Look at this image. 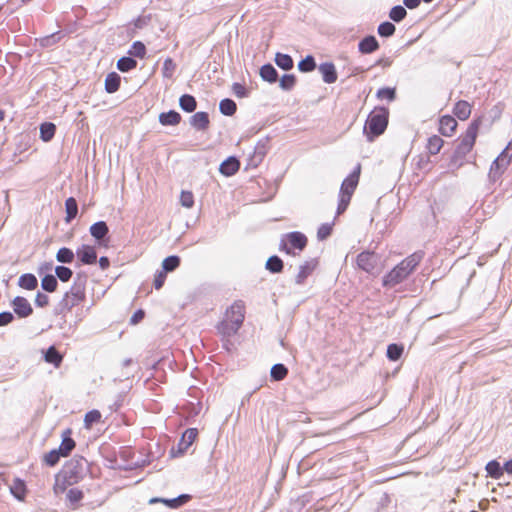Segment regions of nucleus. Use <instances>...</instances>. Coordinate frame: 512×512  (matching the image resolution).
<instances>
[{
	"label": "nucleus",
	"instance_id": "nucleus-10",
	"mask_svg": "<svg viewBox=\"0 0 512 512\" xmlns=\"http://www.w3.org/2000/svg\"><path fill=\"white\" fill-rule=\"evenodd\" d=\"M458 123L451 115H443L438 121V132L445 137H452L457 131Z\"/></svg>",
	"mask_w": 512,
	"mask_h": 512
},
{
	"label": "nucleus",
	"instance_id": "nucleus-39",
	"mask_svg": "<svg viewBox=\"0 0 512 512\" xmlns=\"http://www.w3.org/2000/svg\"><path fill=\"white\" fill-rule=\"evenodd\" d=\"M403 351H404L403 345H398L395 343L390 344L387 347V357L391 361H397L402 356Z\"/></svg>",
	"mask_w": 512,
	"mask_h": 512
},
{
	"label": "nucleus",
	"instance_id": "nucleus-51",
	"mask_svg": "<svg viewBox=\"0 0 512 512\" xmlns=\"http://www.w3.org/2000/svg\"><path fill=\"white\" fill-rule=\"evenodd\" d=\"M396 97V92L394 88H381L377 91V98L380 100H387L389 102L393 101Z\"/></svg>",
	"mask_w": 512,
	"mask_h": 512
},
{
	"label": "nucleus",
	"instance_id": "nucleus-21",
	"mask_svg": "<svg viewBox=\"0 0 512 512\" xmlns=\"http://www.w3.org/2000/svg\"><path fill=\"white\" fill-rule=\"evenodd\" d=\"M11 494L20 501H23L27 494V487L23 480L15 478L10 486Z\"/></svg>",
	"mask_w": 512,
	"mask_h": 512
},
{
	"label": "nucleus",
	"instance_id": "nucleus-11",
	"mask_svg": "<svg viewBox=\"0 0 512 512\" xmlns=\"http://www.w3.org/2000/svg\"><path fill=\"white\" fill-rule=\"evenodd\" d=\"M109 228L104 221H99L91 225L90 234L98 242L99 246L107 247V239Z\"/></svg>",
	"mask_w": 512,
	"mask_h": 512
},
{
	"label": "nucleus",
	"instance_id": "nucleus-56",
	"mask_svg": "<svg viewBox=\"0 0 512 512\" xmlns=\"http://www.w3.org/2000/svg\"><path fill=\"white\" fill-rule=\"evenodd\" d=\"M232 91L238 98H244L247 96V90L245 86L240 83H234L232 85Z\"/></svg>",
	"mask_w": 512,
	"mask_h": 512
},
{
	"label": "nucleus",
	"instance_id": "nucleus-23",
	"mask_svg": "<svg viewBox=\"0 0 512 512\" xmlns=\"http://www.w3.org/2000/svg\"><path fill=\"white\" fill-rule=\"evenodd\" d=\"M209 124V116L206 112H197L191 117V125L197 130H206Z\"/></svg>",
	"mask_w": 512,
	"mask_h": 512
},
{
	"label": "nucleus",
	"instance_id": "nucleus-15",
	"mask_svg": "<svg viewBox=\"0 0 512 512\" xmlns=\"http://www.w3.org/2000/svg\"><path fill=\"white\" fill-rule=\"evenodd\" d=\"M72 435V430L71 429H66L65 431H63L61 437H62V441H61V444L58 448L60 454H62V457H68L70 455V453L72 452V450H74L75 446H76V443L74 441V439L71 437Z\"/></svg>",
	"mask_w": 512,
	"mask_h": 512
},
{
	"label": "nucleus",
	"instance_id": "nucleus-22",
	"mask_svg": "<svg viewBox=\"0 0 512 512\" xmlns=\"http://www.w3.org/2000/svg\"><path fill=\"white\" fill-rule=\"evenodd\" d=\"M44 360L55 368H59L63 361V355L54 346H50L44 353Z\"/></svg>",
	"mask_w": 512,
	"mask_h": 512
},
{
	"label": "nucleus",
	"instance_id": "nucleus-34",
	"mask_svg": "<svg viewBox=\"0 0 512 512\" xmlns=\"http://www.w3.org/2000/svg\"><path fill=\"white\" fill-rule=\"evenodd\" d=\"M219 109L222 114L232 116L237 110V105L233 100L226 98L220 101Z\"/></svg>",
	"mask_w": 512,
	"mask_h": 512
},
{
	"label": "nucleus",
	"instance_id": "nucleus-36",
	"mask_svg": "<svg viewBox=\"0 0 512 512\" xmlns=\"http://www.w3.org/2000/svg\"><path fill=\"white\" fill-rule=\"evenodd\" d=\"M66 497L72 505V508L75 509L78 503L83 499L84 494L83 491L78 488H71L67 491Z\"/></svg>",
	"mask_w": 512,
	"mask_h": 512
},
{
	"label": "nucleus",
	"instance_id": "nucleus-17",
	"mask_svg": "<svg viewBox=\"0 0 512 512\" xmlns=\"http://www.w3.org/2000/svg\"><path fill=\"white\" fill-rule=\"evenodd\" d=\"M472 113V105L465 101L459 100L453 107V114L461 121L467 120Z\"/></svg>",
	"mask_w": 512,
	"mask_h": 512
},
{
	"label": "nucleus",
	"instance_id": "nucleus-12",
	"mask_svg": "<svg viewBox=\"0 0 512 512\" xmlns=\"http://www.w3.org/2000/svg\"><path fill=\"white\" fill-rule=\"evenodd\" d=\"M85 300V290L80 286H73L64 296L65 305L74 307Z\"/></svg>",
	"mask_w": 512,
	"mask_h": 512
},
{
	"label": "nucleus",
	"instance_id": "nucleus-49",
	"mask_svg": "<svg viewBox=\"0 0 512 512\" xmlns=\"http://www.w3.org/2000/svg\"><path fill=\"white\" fill-rule=\"evenodd\" d=\"M296 84V77L293 74H285L281 77L279 85L283 90H291Z\"/></svg>",
	"mask_w": 512,
	"mask_h": 512
},
{
	"label": "nucleus",
	"instance_id": "nucleus-47",
	"mask_svg": "<svg viewBox=\"0 0 512 512\" xmlns=\"http://www.w3.org/2000/svg\"><path fill=\"white\" fill-rule=\"evenodd\" d=\"M316 68L315 60L312 56H307L303 60H301L298 64V69L301 72H311Z\"/></svg>",
	"mask_w": 512,
	"mask_h": 512
},
{
	"label": "nucleus",
	"instance_id": "nucleus-42",
	"mask_svg": "<svg viewBox=\"0 0 512 512\" xmlns=\"http://www.w3.org/2000/svg\"><path fill=\"white\" fill-rule=\"evenodd\" d=\"M288 374V369L283 364H275L271 368V377L275 381L283 380Z\"/></svg>",
	"mask_w": 512,
	"mask_h": 512
},
{
	"label": "nucleus",
	"instance_id": "nucleus-9",
	"mask_svg": "<svg viewBox=\"0 0 512 512\" xmlns=\"http://www.w3.org/2000/svg\"><path fill=\"white\" fill-rule=\"evenodd\" d=\"M378 262L379 256L373 251H363L356 258L357 267L367 273H373Z\"/></svg>",
	"mask_w": 512,
	"mask_h": 512
},
{
	"label": "nucleus",
	"instance_id": "nucleus-37",
	"mask_svg": "<svg viewBox=\"0 0 512 512\" xmlns=\"http://www.w3.org/2000/svg\"><path fill=\"white\" fill-rule=\"evenodd\" d=\"M41 286L45 291L52 293L57 290L58 282L55 276L48 274L42 278Z\"/></svg>",
	"mask_w": 512,
	"mask_h": 512
},
{
	"label": "nucleus",
	"instance_id": "nucleus-64",
	"mask_svg": "<svg viewBox=\"0 0 512 512\" xmlns=\"http://www.w3.org/2000/svg\"><path fill=\"white\" fill-rule=\"evenodd\" d=\"M137 63L134 59L130 58V70L136 67Z\"/></svg>",
	"mask_w": 512,
	"mask_h": 512
},
{
	"label": "nucleus",
	"instance_id": "nucleus-35",
	"mask_svg": "<svg viewBox=\"0 0 512 512\" xmlns=\"http://www.w3.org/2000/svg\"><path fill=\"white\" fill-rule=\"evenodd\" d=\"M189 498L190 497L188 495H181V496L171 499V500L154 498V499H151L150 502L151 503L163 502L171 508H177L180 505L184 504L186 501H188Z\"/></svg>",
	"mask_w": 512,
	"mask_h": 512
},
{
	"label": "nucleus",
	"instance_id": "nucleus-59",
	"mask_svg": "<svg viewBox=\"0 0 512 512\" xmlns=\"http://www.w3.org/2000/svg\"><path fill=\"white\" fill-rule=\"evenodd\" d=\"M144 317H145V312H144V310L139 309V310H137V311L133 314V316H132V317H131V319H130V322H131L132 324H138L139 322H141V321L144 319Z\"/></svg>",
	"mask_w": 512,
	"mask_h": 512
},
{
	"label": "nucleus",
	"instance_id": "nucleus-3",
	"mask_svg": "<svg viewBox=\"0 0 512 512\" xmlns=\"http://www.w3.org/2000/svg\"><path fill=\"white\" fill-rule=\"evenodd\" d=\"M423 258V251H416L410 254L384 275L382 285L384 287L392 288L400 284L415 271Z\"/></svg>",
	"mask_w": 512,
	"mask_h": 512
},
{
	"label": "nucleus",
	"instance_id": "nucleus-2",
	"mask_svg": "<svg viewBox=\"0 0 512 512\" xmlns=\"http://www.w3.org/2000/svg\"><path fill=\"white\" fill-rule=\"evenodd\" d=\"M83 462V457H74L65 463L63 468L55 475L53 485L55 495L63 494L70 486L81 481Z\"/></svg>",
	"mask_w": 512,
	"mask_h": 512
},
{
	"label": "nucleus",
	"instance_id": "nucleus-41",
	"mask_svg": "<svg viewBox=\"0 0 512 512\" xmlns=\"http://www.w3.org/2000/svg\"><path fill=\"white\" fill-rule=\"evenodd\" d=\"M486 471L489 476L499 479L503 475V469L501 468L499 462L496 460H492L487 463Z\"/></svg>",
	"mask_w": 512,
	"mask_h": 512
},
{
	"label": "nucleus",
	"instance_id": "nucleus-4",
	"mask_svg": "<svg viewBox=\"0 0 512 512\" xmlns=\"http://www.w3.org/2000/svg\"><path fill=\"white\" fill-rule=\"evenodd\" d=\"M245 318V304L237 300L226 309L223 319L217 325V332L223 340L235 335L243 324Z\"/></svg>",
	"mask_w": 512,
	"mask_h": 512
},
{
	"label": "nucleus",
	"instance_id": "nucleus-20",
	"mask_svg": "<svg viewBox=\"0 0 512 512\" xmlns=\"http://www.w3.org/2000/svg\"><path fill=\"white\" fill-rule=\"evenodd\" d=\"M319 71L325 83L332 84L337 80V72L333 63H322L319 66Z\"/></svg>",
	"mask_w": 512,
	"mask_h": 512
},
{
	"label": "nucleus",
	"instance_id": "nucleus-27",
	"mask_svg": "<svg viewBox=\"0 0 512 512\" xmlns=\"http://www.w3.org/2000/svg\"><path fill=\"white\" fill-rule=\"evenodd\" d=\"M159 121L162 125H177L181 121V116L178 112L171 110L169 112L161 113Z\"/></svg>",
	"mask_w": 512,
	"mask_h": 512
},
{
	"label": "nucleus",
	"instance_id": "nucleus-52",
	"mask_svg": "<svg viewBox=\"0 0 512 512\" xmlns=\"http://www.w3.org/2000/svg\"><path fill=\"white\" fill-rule=\"evenodd\" d=\"M333 231V223L322 224L317 231V238L321 241L327 239Z\"/></svg>",
	"mask_w": 512,
	"mask_h": 512
},
{
	"label": "nucleus",
	"instance_id": "nucleus-7",
	"mask_svg": "<svg viewBox=\"0 0 512 512\" xmlns=\"http://www.w3.org/2000/svg\"><path fill=\"white\" fill-rule=\"evenodd\" d=\"M308 239L301 232H290L283 236L280 242V250L287 254L296 255L307 246Z\"/></svg>",
	"mask_w": 512,
	"mask_h": 512
},
{
	"label": "nucleus",
	"instance_id": "nucleus-54",
	"mask_svg": "<svg viewBox=\"0 0 512 512\" xmlns=\"http://www.w3.org/2000/svg\"><path fill=\"white\" fill-rule=\"evenodd\" d=\"M180 203L185 208H192L194 205V195L191 191H182L180 194Z\"/></svg>",
	"mask_w": 512,
	"mask_h": 512
},
{
	"label": "nucleus",
	"instance_id": "nucleus-6",
	"mask_svg": "<svg viewBox=\"0 0 512 512\" xmlns=\"http://www.w3.org/2000/svg\"><path fill=\"white\" fill-rule=\"evenodd\" d=\"M361 173V165L358 164L356 168L350 173L342 182L339 192V203L337 207V216L343 214L348 208L351 198L359 183Z\"/></svg>",
	"mask_w": 512,
	"mask_h": 512
},
{
	"label": "nucleus",
	"instance_id": "nucleus-38",
	"mask_svg": "<svg viewBox=\"0 0 512 512\" xmlns=\"http://www.w3.org/2000/svg\"><path fill=\"white\" fill-rule=\"evenodd\" d=\"M265 266L272 273H280L284 267L283 261L278 256L269 257Z\"/></svg>",
	"mask_w": 512,
	"mask_h": 512
},
{
	"label": "nucleus",
	"instance_id": "nucleus-26",
	"mask_svg": "<svg viewBox=\"0 0 512 512\" xmlns=\"http://www.w3.org/2000/svg\"><path fill=\"white\" fill-rule=\"evenodd\" d=\"M65 222L70 223L78 213V204L74 197H69L65 201Z\"/></svg>",
	"mask_w": 512,
	"mask_h": 512
},
{
	"label": "nucleus",
	"instance_id": "nucleus-28",
	"mask_svg": "<svg viewBox=\"0 0 512 512\" xmlns=\"http://www.w3.org/2000/svg\"><path fill=\"white\" fill-rule=\"evenodd\" d=\"M121 82L120 76L116 72H111L105 79V90L108 93H114L119 89Z\"/></svg>",
	"mask_w": 512,
	"mask_h": 512
},
{
	"label": "nucleus",
	"instance_id": "nucleus-31",
	"mask_svg": "<svg viewBox=\"0 0 512 512\" xmlns=\"http://www.w3.org/2000/svg\"><path fill=\"white\" fill-rule=\"evenodd\" d=\"M180 107L186 112H193L196 109L197 102L192 95L185 94L179 99Z\"/></svg>",
	"mask_w": 512,
	"mask_h": 512
},
{
	"label": "nucleus",
	"instance_id": "nucleus-18",
	"mask_svg": "<svg viewBox=\"0 0 512 512\" xmlns=\"http://www.w3.org/2000/svg\"><path fill=\"white\" fill-rule=\"evenodd\" d=\"M239 168V160L235 157H229L221 163L219 171L225 176H232L239 170Z\"/></svg>",
	"mask_w": 512,
	"mask_h": 512
},
{
	"label": "nucleus",
	"instance_id": "nucleus-29",
	"mask_svg": "<svg viewBox=\"0 0 512 512\" xmlns=\"http://www.w3.org/2000/svg\"><path fill=\"white\" fill-rule=\"evenodd\" d=\"M18 284L21 288L26 290H34L37 288L38 280L35 275L26 273L20 276Z\"/></svg>",
	"mask_w": 512,
	"mask_h": 512
},
{
	"label": "nucleus",
	"instance_id": "nucleus-8",
	"mask_svg": "<svg viewBox=\"0 0 512 512\" xmlns=\"http://www.w3.org/2000/svg\"><path fill=\"white\" fill-rule=\"evenodd\" d=\"M512 161V139L505 147V149L499 154V156L492 162L489 169V177L493 181L498 180L505 170L508 168Z\"/></svg>",
	"mask_w": 512,
	"mask_h": 512
},
{
	"label": "nucleus",
	"instance_id": "nucleus-25",
	"mask_svg": "<svg viewBox=\"0 0 512 512\" xmlns=\"http://www.w3.org/2000/svg\"><path fill=\"white\" fill-rule=\"evenodd\" d=\"M316 268V263L311 261V262H306L304 263L303 265L300 266L299 268V271L296 275V283L297 284H302L304 283V281L306 280V278L312 274V272L314 271V269Z\"/></svg>",
	"mask_w": 512,
	"mask_h": 512
},
{
	"label": "nucleus",
	"instance_id": "nucleus-60",
	"mask_svg": "<svg viewBox=\"0 0 512 512\" xmlns=\"http://www.w3.org/2000/svg\"><path fill=\"white\" fill-rule=\"evenodd\" d=\"M117 67L120 71L122 72H127L128 71V57H122L118 63H117Z\"/></svg>",
	"mask_w": 512,
	"mask_h": 512
},
{
	"label": "nucleus",
	"instance_id": "nucleus-58",
	"mask_svg": "<svg viewBox=\"0 0 512 512\" xmlns=\"http://www.w3.org/2000/svg\"><path fill=\"white\" fill-rule=\"evenodd\" d=\"M14 317L11 312L0 313V326H5L13 321Z\"/></svg>",
	"mask_w": 512,
	"mask_h": 512
},
{
	"label": "nucleus",
	"instance_id": "nucleus-45",
	"mask_svg": "<svg viewBox=\"0 0 512 512\" xmlns=\"http://www.w3.org/2000/svg\"><path fill=\"white\" fill-rule=\"evenodd\" d=\"M395 30H396V28H395L394 24H392L391 22H388V21L381 23L377 29L378 34L381 37H390L395 33Z\"/></svg>",
	"mask_w": 512,
	"mask_h": 512
},
{
	"label": "nucleus",
	"instance_id": "nucleus-55",
	"mask_svg": "<svg viewBox=\"0 0 512 512\" xmlns=\"http://www.w3.org/2000/svg\"><path fill=\"white\" fill-rule=\"evenodd\" d=\"M49 302H50L49 297L46 294L41 293V292L37 293V295L35 297L36 306L43 308V307L48 306Z\"/></svg>",
	"mask_w": 512,
	"mask_h": 512
},
{
	"label": "nucleus",
	"instance_id": "nucleus-1",
	"mask_svg": "<svg viewBox=\"0 0 512 512\" xmlns=\"http://www.w3.org/2000/svg\"><path fill=\"white\" fill-rule=\"evenodd\" d=\"M481 124V117L473 119L465 132L457 139V145L450 158V166L454 170H457L464 165L466 156L473 150Z\"/></svg>",
	"mask_w": 512,
	"mask_h": 512
},
{
	"label": "nucleus",
	"instance_id": "nucleus-19",
	"mask_svg": "<svg viewBox=\"0 0 512 512\" xmlns=\"http://www.w3.org/2000/svg\"><path fill=\"white\" fill-rule=\"evenodd\" d=\"M358 49L362 54H370L379 49V43L374 36H366L359 42Z\"/></svg>",
	"mask_w": 512,
	"mask_h": 512
},
{
	"label": "nucleus",
	"instance_id": "nucleus-13",
	"mask_svg": "<svg viewBox=\"0 0 512 512\" xmlns=\"http://www.w3.org/2000/svg\"><path fill=\"white\" fill-rule=\"evenodd\" d=\"M76 254L82 264L91 265L97 261L96 249L91 245H82L77 249Z\"/></svg>",
	"mask_w": 512,
	"mask_h": 512
},
{
	"label": "nucleus",
	"instance_id": "nucleus-62",
	"mask_svg": "<svg viewBox=\"0 0 512 512\" xmlns=\"http://www.w3.org/2000/svg\"><path fill=\"white\" fill-rule=\"evenodd\" d=\"M99 264L102 269H106L109 266V260L107 257H101L99 260Z\"/></svg>",
	"mask_w": 512,
	"mask_h": 512
},
{
	"label": "nucleus",
	"instance_id": "nucleus-46",
	"mask_svg": "<svg viewBox=\"0 0 512 512\" xmlns=\"http://www.w3.org/2000/svg\"><path fill=\"white\" fill-rule=\"evenodd\" d=\"M407 15V11L403 6H394L389 13V17L395 21L400 22L402 21Z\"/></svg>",
	"mask_w": 512,
	"mask_h": 512
},
{
	"label": "nucleus",
	"instance_id": "nucleus-53",
	"mask_svg": "<svg viewBox=\"0 0 512 512\" xmlns=\"http://www.w3.org/2000/svg\"><path fill=\"white\" fill-rule=\"evenodd\" d=\"M55 273L62 282L69 281L73 275L72 270L65 266H57L55 269Z\"/></svg>",
	"mask_w": 512,
	"mask_h": 512
},
{
	"label": "nucleus",
	"instance_id": "nucleus-16",
	"mask_svg": "<svg viewBox=\"0 0 512 512\" xmlns=\"http://www.w3.org/2000/svg\"><path fill=\"white\" fill-rule=\"evenodd\" d=\"M198 437V430L196 428H189L183 433L179 443L178 450L180 454L185 453L188 448L195 442Z\"/></svg>",
	"mask_w": 512,
	"mask_h": 512
},
{
	"label": "nucleus",
	"instance_id": "nucleus-32",
	"mask_svg": "<svg viewBox=\"0 0 512 512\" xmlns=\"http://www.w3.org/2000/svg\"><path fill=\"white\" fill-rule=\"evenodd\" d=\"M55 131H56L55 124H53L51 122L43 123L40 126L41 139L45 142L50 141L54 137Z\"/></svg>",
	"mask_w": 512,
	"mask_h": 512
},
{
	"label": "nucleus",
	"instance_id": "nucleus-61",
	"mask_svg": "<svg viewBox=\"0 0 512 512\" xmlns=\"http://www.w3.org/2000/svg\"><path fill=\"white\" fill-rule=\"evenodd\" d=\"M404 4L409 8V9H414L416 7L419 6L420 4V0H404Z\"/></svg>",
	"mask_w": 512,
	"mask_h": 512
},
{
	"label": "nucleus",
	"instance_id": "nucleus-40",
	"mask_svg": "<svg viewBox=\"0 0 512 512\" xmlns=\"http://www.w3.org/2000/svg\"><path fill=\"white\" fill-rule=\"evenodd\" d=\"M101 413L98 410H91L86 413L84 417V426L86 429H91L93 424L100 422Z\"/></svg>",
	"mask_w": 512,
	"mask_h": 512
},
{
	"label": "nucleus",
	"instance_id": "nucleus-43",
	"mask_svg": "<svg viewBox=\"0 0 512 512\" xmlns=\"http://www.w3.org/2000/svg\"><path fill=\"white\" fill-rule=\"evenodd\" d=\"M56 259L61 263H71L74 259V253L71 249L63 247L58 250Z\"/></svg>",
	"mask_w": 512,
	"mask_h": 512
},
{
	"label": "nucleus",
	"instance_id": "nucleus-24",
	"mask_svg": "<svg viewBox=\"0 0 512 512\" xmlns=\"http://www.w3.org/2000/svg\"><path fill=\"white\" fill-rule=\"evenodd\" d=\"M444 146V140L438 135H432L428 138L426 149L430 155H437Z\"/></svg>",
	"mask_w": 512,
	"mask_h": 512
},
{
	"label": "nucleus",
	"instance_id": "nucleus-44",
	"mask_svg": "<svg viewBox=\"0 0 512 512\" xmlns=\"http://www.w3.org/2000/svg\"><path fill=\"white\" fill-rule=\"evenodd\" d=\"M180 265V258L178 256H169L162 262L163 271L171 272L174 271Z\"/></svg>",
	"mask_w": 512,
	"mask_h": 512
},
{
	"label": "nucleus",
	"instance_id": "nucleus-30",
	"mask_svg": "<svg viewBox=\"0 0 512 512\" xmlns=\"http://www.w3.org/2000/svg\"><path fill=\"white\" fill-rule=\"evenodd\" d=\"M260 76L264 81L274 83L277 80L278 73L271 64H266L260 68Z\"/></svg>",
	"mask_w": 512,
	"mask_h": 512
},
{
	"label": "nucleus",
	"instance_id": "nucleus-5",
	"mask_svg": "<svg viewBox=\"0 0 512 512\" xmlns=\"http://www.w3.org/2000/svg\"><path fill=\"white\" fill-rule=\"evenodd\" d=\"M389 110L385 107H375L368 115L364 133L369 141L383 134L388 125Z\"/></svg>",
	"mask_w": 512,
	"mask_h": 512
},
{
	"label": "nucleus",
	"instance_id": "nucleus-14",
	"mask_svg": "<svg viewBox=\"0 0 512 512\" xmlns=\"http://www.w3.org/2000/svg\"><path fill=\"white\" fill-rule=\"evenodd\" d=\"M12 306L14 309V312L20 317V318H26L30 316L33 312V309L29 303V301L21 296H17L12 301Z\"/></svg>",
	"mask_w": 512,
	"mask_h": 512
},
{
	"label": "nucleus",
	"instance_id": "nucleus-48",
	"mask_svg": "<svg viewBox=\"0 0 512 512\" xmlns=\"http://www.w3.org/2000/svg\"><path fill=\"white\" fill-rule=\"evenodd\" d=\"M60 457H62V454H60L59 450L53 449L44 455V462L48 466L53 467L59 462Z\"/></svg>",
	"mask_w": 512,
	"mask_h": 512
},
{
	"label": "nucleus",
	"instance_id": "nucleus-33",
	"mask_svg": "<svg viewBox=\"0 0 512 512\" xmlns=\"http://www.w3.org/2000/svg\"><path fill=\"white\" fill-rule=\"evenodd\" d=\"M275 63L283 70H290L293 68V59L288 54L277 53L275 55Z\"/></svg>",
	"mask_w": 512,
	"mask_h": 512
},
{
	"label": "nucleus",
	"instance_id": "nucleus-50",
	"mask_svg": "<svg viewBox=\"0 0 512 512\" xmlns=\"http://www.w3.org/2000/svg\"><path fill=\"white\" fill-rule=\"evenodd\" d=\"M146 55V47L140 42L136 41L133 43L132 48L130 49V56L138 57L143 59Z\"/></svg>",
	"mask_w": 512,
	"mask_h": 512
},
{
	"label": "nucleus",
	"instance_id": "nucleus-57",
	"mask_svg": "<svg viewBox=\"0 0 512 512\" xmlns=\"http://www.w3.org/2000/svg\"><path fill=\"white\" fill-rule=\"evenodd\" d=\"M165 280H166V273L164 271H160L154 277V281H153L154 287L157 290L160 289L164 285Z\"/></svg>",
	"mask_w": 512,
	"mask_h": 512
},
{
	"label": "nucleus",
	"instance_id": "nucleus-63",
	"mask_svg": "<svg viewBox=\"0 0 512 512\" xmlns=\"http://www.w3.org/2000/svg\"><path fill=\"white\" fill-rule=\"evenodd\" d=\"M504 470L512 474V458L504 464Z\"/></svg>",
	"mask_w": 512,
	"mask_h": 512
}]
</instances>
